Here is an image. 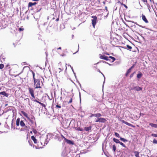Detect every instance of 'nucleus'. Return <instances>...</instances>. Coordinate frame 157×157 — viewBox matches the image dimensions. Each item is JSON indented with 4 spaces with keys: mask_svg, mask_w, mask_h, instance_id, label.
<instances>
[{
    "mask_svg": "<svg viewBox=\"0 0 157 157\" xmlns=\"http://www.w3.org/2000/svg\"><path fill=\"white\" fill-rule=\"evenodd\" d=\"M33 77L34 80V86H35L36 89L40 88L41 87L40 86V82L39 80L36 79L35 78V74L34 72H33Z\"/></svg>",
    "mask_w": 157,
    "mask_h": 157,
    "instance_id": "nucleus-1",
    "label": "nucleus"
},
{
    "mask_svg": "<svg viewBox=\"0 0 157 157\" xmlns=\"http://www.w3.org/2000/svg\"><path fill=\"white\" fill-rule=\"evenodd\" d=\"M61 155L63 157H69L70 154L68 151L65 149L63 151Z\"/></svg>",
    "mask_w": 157,
    "mask_h": 157,
    "instance_id": "nucleus-2",
    "label": "nucleus"
},
{
    "mask_svg": "<svg viewBox=\"0 0 157 157\" xmlns=\"http://www.w3.org/2000/svg\"><path fill=\"white\" fill-rule=\"evenodd\" d=\"M93 19L92 20V25L94 28L96 24V21L97 17L96 16H92Z\"/></svg>",
    "mask_w": 157,
    "mask_h": 157,
    "instance_id": "nucleus-3",
    "label": "nucleus"
},
{
    "mask_svg": "<svg viewBox=\"0 0 157 157\" xmlns=\"http://www.w3.org/2000/svg\"><path fill=\"white\" fill-rule=\"evenodd\" d=\"M142 88L138 86H136L133 87H131L130 88V90H135L136 91H140L142 90Z\"/></svg>",
    "mask_w": 157,
    "mask_h": 157,
    "instance_id": "nucleus-4",
    "label": "nucleus"
},
{
    "mask_svg": "<svg viewBox=\"0 0 157 157\" xmlns=\"http://www.w3.org/2000/svg\"><path fill=\"white\" fill-rule=\"evenodd\" d=\"M68 121L65 120L63 122V125L65 128L68 127L70 125L71 122L69 123L68 122Z\"/></svg>",
    "mask_w": 157,
    "mask_h": 157,
    "instance_id": "nucleus-5",
    "label": "nucleus"
},
{
    "mask_svg": "<svg viewBox=\"0 0 157 157\" xmlns=\"http://www.w3.org/2000/svg\"><path fill=\"white\" fill-rule=\"evenodd\" d=\"M20 124L21 126L22 127H24V129L26 130L28 129V127L25 126V125L24 122L22 121H21L20 122Z\"/></svg>",
    "mask_w": 157,
    "mask_h": 157,
    "instance_id": "nucleus-6",
    "label": "nucleus"
},
{
    "mask_svg": "<svg viewBox=\"0 0 157 157\" xmlns=\"http://www.w3.org/2000/svg\"><path fill=\"white\" fill-rule=\"evenodd\" d=\"M29 92L31 96L32 97H33L34 98L35 96H34V90L33 89L30 88H29Z\"/></svg>",
    "mask_w": 157,
    "mask_h": 157,
    "instance_id": "nucleus-7",
    "label": "nucleus"
},
{
    "mask_svg": "<svg viewBox=\"0 0 157 157\" xmlns=\"http://www.w3.org/2000/svg\"><path fill=\"white\" fill-rule=\"evenodd\" d=\"M99 57L101 59H104L106 60H108V56L102 55L101 54H100L99 55Z\"/></svg>",
    "mask_w": 157,
    "mask_h": 157,
    "instance_id": "nucleus-8",
    "label": "nucleus"
},
{
    "mask_svg": "<svg viewBox=\"0 0 157 157\" xmlns=\"http://www.w3.org/2000/svg\"><path fill=\"white\" fill-rule=\"evenodd\" d=\"M121 121L123 123H124L125 124H126L127 125H128L129 126H131V127H134V126L132 124H130V123H129L126 121H124V120H121Z\"/></svg>",
    "mask_w": 157,
    "mask_h": 157,
    "instance_id": "nucleus-9",
    "label": "nucleus"
},
{
    "mask_svg": "<svg viewBox=\"0 0 157 157\" xmlns=\"http://www.w3.org/2000/svg\"><path fill=\"white\" fill-rule=\"evenodd\" d=\"M65 140L67 144H69L73 145L74 144V142L73 141L68 140L66 138H65Z\"/></svg>",
    "mask_w": 157,
    "mask_h": 157,
    "instance_id": "nucleus-10",
    "label": "nucleus"
},
{
    "mask_svg": "<svg viewBox=\"0 0 157 157\" xmlns=\"http://www.w3.org/2000/svg\"><path fill=\"white\" fill-rule=\"evenodd\" d=\"M52 138V135L50 134H48L47 136V138L45 142H46V144L48 142L49 140Z\"/></svg>",
    "mask_w": 157,
    "mask_h": 157,
    "instance_id": "nucleus-11",
    "label": "nucleus"
},
{
    "mask_svg": "<svg viewBox=\"0 0 157 157\" xmlns=\"http://www.w3.org/2000/svg\"><path fill=\"white\" fill-rule=\"evenodd\" d=\"M35 119V117L33 116H32L31 118L29 117L28 118V119L31 122L32 124H33L34 123Z\"/></svg>",
    "mask_w": 157,
    "mask_h": 157,
    "instance_id": "nucleus-12",
    "label": "nucleus"
},
{
    "mask_svg": "<svg viewBox=\"0 0 157 157\" xmlns=\"http://www.w3.org/2000/svg\"><path fill=\"white\" fill-rule=\"evenodd\" d=\"M142 19L146 23H148V21L147 19H146L145 16L144 15H142Z\"/></svg>",
    "mask_w": 157,
    "mask_h": 157,
    "instance_id": "nucleus-13",
    "label": "nucleus"
},
{
    "mask_svg": "<svg viewBox=\"0 0 157 157\" xmlns=\"http://www.w3.org/2000/svg\"><path fill=\"white\" fill-rule=\"evenodd\" d=\"M33 101H36V102L39 103V104L41 105L43 107H45V105L44 104L39 101H38L36 99H35L33 100Z\"/></svg>",
    "mask_w": 157,
    "mask_h": 157,
    "instance_id": "nucleus-14",
    "label": "nucleus"
},
{
    "mask_svg": "<svg viewBox=\"0 0 157 157\" xmlns=\"http://www.w3.org/2000/svg\"><path fill=\"white\" fill-rule=\"evenodd\" d=\"M31 138L32 140L34 141L35 144L37 143V140L35 138L34 136H31Z\"/></svg>",
    "mask_w": 157,
    "mask_h": 157,
    "instance_id": "nucleus-15",
    "label": "nucleus"
},
{
    "mask_svg": "<svg viewBox=\"0 0 157 157\" xmlns=\"http://www.w3.org/2000/svg\"><path fill=\"white\" fill-rule=\"evenodd\" d=\"M36 4H37V3L36 2H34V3H32V2H29V3L28 6H29V7H31L33 6H34V5H36Z\"/></svg>",
    "mask_w": 157,
    "mask_h": 157,
    "instance_id": "nucleus-16",
    "label": "nucleus"
},
{
    "mask_svg": "<svg viewBox=\"0 0 157 157\" xmlns=\"http://www.w3.org/2000/svg\"><path fill=\"white\" fill-rule=\"evenodd\" d=\"M21 112L23 115L26 117L27 119L29 117H28V114L24 111H21Z\"/></svg>",
    "mask_w": 157,
    "mask_h": 157,
    "instance_id": "nucleus-17",
    "label": "nucleus"
},
{
    "mask_svg": "<svg viewBox=\"0 0 157 157\" xmlns=\"http://www.w3.org/2000/svg\"><path fill=\"white\" fill-rule=\"evenodd\" d=\"M1 94L3 95L6 97H7L9 96V94L7 93H6L5 91L1 92Z\"/></svg>",
    "mask_w": 157,
    "mask_h": 157,
    "instance_id": "nucleus-18",
    "label": "nucleus"
},
{
    "mask_svg": "<svg viewBox=\"0 0 157 157\" xmlns=\"http://www.w3.org/2000/svg\"><path fill=\"white\" fill-rule=\"evenodd\" d=\"M133 67V66L132 67L128 70L126 73V76H128V74L131 72V69H132Z\"/></svg>",
    "mask_w": 157,
    "mask_h": 157,
    "instance_id": "nucleus-19",
    "label": "nucleus"
},
{
    "mask_svg": "<svg viewBox=\"0 0 157 157\" xmlns=\"http://www.w3.org/2000/svg\"><path fill=\"white\" fill-rule=\"evenodd\" d=\"M99 120L100 122H105L106 121L105 119L103 118H99Z\"/></svg>",
    "mask_w": 157,
    "mask_h": 157,
    "instance_id": "nucleus-20",
    "label": "nucleus"
},
{
    "mask_svg": "<svg viewBox=\"0 0 157 157\" xmlns=\"http://www.w3.org/2000/svg\"><path fill=\"white\" fill-rule=\"evenodd\" d=\"M134 155L136 157H139V152L137 151H135L134 152Z\"/></svg>",
    "mask_w": 157,
    "mask_h": 157,
    "instance_id": "nucleus-21",
    "label": "nucleus"
},
{
    "mask_svg": "<svg viewBox=\"0 0 157 157\" xmlns=\"http://www.w3.org/2000/svg\"><path fill=\"white\" fill-rule=\"evenodd\" d=\"M91 126H89L87 127H85L84 128V130L86 131H89L90 130H91Z\"/></svg>",
    "mask_w": 157,
    "mask_h": 157,
    "instance_id": "nucleus-22",
    "label": "nucleus"
},
{
    "mask_svg": "<svg viewBox=\"0 0 157 157\" xmlns=\"http://www.w3.org/2000/svg\"><path fill=\"white\" fill-rule=\"evenodd\" d=\"M20 122V119L19 118H18L17 119L16 121V125L17 126H19Z\"/></svg>",
    "mask_w": 157,
    "mask_h": 157,
    "instance_id": "nucleus-23",
    "label": "nucleus"
},
{
    "mask_svg": "<svg viewBox=\"0 0 157 157\" xmlns=\"http://www.w3.org/2000/svg\"><path fill=\"white\" fill-rule=\"evenodd\" d=\"M149 125L152 127L154 128H157V124L151 123H150Z\"/></svg>",
    "mask_w": 157,
    "mask_h": 157,
    "instance_id": "nucleus-24",
    "label": "nucleus"
},
{
    "mask_svg": "<svg viewBox=\"0 0 157 157\" xmlns=\"http://www.w3.org/2000/svg\"><path fill=\"white\" fill-rule=\"evenodd\" d=\"M113 141L116 143H120V142L119 140L117 139L116 138H113Z\"/></svg>",
    "mask_w": 157,
    "mask_h": 157,
    "instance_id": "nucleus-25",
    "label": "nucleus"
},
{
    "mask_svg": "<svg viewBox=\"0 0 157 157\" xmlns=\"http://www.w3.org/2000/svg\"><path fill=\"white\" fill-rule=\"evenodd\" d=\"M120 140L121 141H123L124 142H127L128 141V140H126L124 138H123L121 137H120Z\"/></svg>",
    "mask_w": 157,
    "mask_h": 157,
    "instance_id": "nucleus-26",
    "label": "nucleus"
},
{
    "mask_svg": "<svg viewBox=\"0 0 157 157\" xmlns=\"http://www.w3.org/2000/svg\"><path fill=\"white\" fill-rule=\"evenodd\" d=\"M108 60H109L110 59H112V62H113L115 60V58L114 57H112V56L108 57Z\"/></svg>",
    "mask_w": 157,
    "mask_h": 157,
    "instance_id": "nucleus-27",
    "label": "nucleus"
},
{
    "mask_svg": "<svg viewBox=\"0 0 157 157\" xmlns=\"http://www.w3.org/2000/svg\"><path fill=\"white\" fill-rule=\"evenodd\" d=\"M95 117H99L101 116V114L100 113H97L95 114Z\"/></svg>",
    "mask_w": 157,
    "mask_h": 157,
    "instance_id": "nucleus-28",
    "label": "nucleus"
},
{
    "mask_svg": "<svg viewBox=\"0 0 157 157\" xmlns=\"http://www.w3.org/2000/svg\"><path fill=\"white\" fill-rule=\"evenodd\" d=\"M142 74L140 73L137 75V77L138 78H140L142 76Z\"/></svg>",
    "mask_w": 157,
    "mask_h": 157,
    "instance_id": "nucleus-29",
    "label": "nucleus"
},
{
    "mask_svg": "<svg viewBox=\"0 0 157 157\" xmlns=\"http://www.w3.org/2000/svg\"><path fill=\"white\" fill-rule=\"evenodd\" d=\"M116 149V146L115 145H113V150L114 152H115Z\"/></svg>",
    "mask_w": 157,
    "mask_h": 157,
    "instance_id": "nucleus-30",
    "label": "nucleus"
},
{
    "mask_svg": "<svg viewBox=\"0 0 157 157\" xmlns=\"http://www.w3.org/2000/svg\"><path fill=\"white\" fill-rule=\"evenodd\" d=\"M115 135L116 137L120 138L121 137H120L119 134L117 133L116 132H115Z\"/></svg>",
    "mask_w": 157,
    "mask_h": 157,
    "instance_id": "nucleus-31",
    "label": "nucleus"
},
{
    "mask_svg": "<svg viewBox=\"0 0 157 157\" xmlns=\"http://www.w3.org/2000/svg\"><path fill=\"white\" fill-rule=\"evenodd\" d=\"M76 130L78 131H82L83 130V128H80V127H78L76 128Z\"/></svg>",
    "mask_w": 157,
    "mask_h": 157,
    "instance_id": "nucleus-32",
    "label": "nucleus"
},
{
    "mask_svg": "<svg viewBox=\"0 0 157 157\" xmlns=\"http://www.w3.org/2000/svg\"><path fill=\"white\" fill-rule=\"evenodd\" d=\"M119 144H120L123 147H126V146H125V145L123 143H122V142H120Z\"/></svg>",
    "mask_w": 157,
    "mask_h": 157,
    "instance_id": "nucleus-33",
    "label": "nucleus"
},
{
    "mask_svg": "<svg viewBox=\"0 0 157 157\" xmlns=\"http://www.w3.org/2000/svg\"><path fill=\"white\" fill-rule=\"evenodd\" d=\"M127 48L129 50H130L131 49H132V47L131 46H129L128 45H127Z\"/></svg>",
    "mask_w": 157,
    "mask_h": 157,
    "instance_id": "nucleus-34",
    "label": "nucleus"
},
{
    "mask_svg": "<svg viewBox=\"0 0 157 157\" xmlns=\"http://www.w3.org/2000/svg\"><path fill=\"white\" fill-rule=\"evenodd\" d=\"M24 29L23 28L21 27L20 28H19L18 29V30L20 31V32H21V31H23V30H24Z\"/></svg>",
    "mask_w": 157,
    "mask_h": 157,
    "instance_id": "nucleus-35",
    "label": "nucleus"
},
{
    "mask_svg": "<svg viewBox=\"0 0 157 157\" xmlns=\"http://www.w3.org/2000/svg\"><path fill=\"white\" fill-rule=\"evenodd\" d=\"M147 8L149 10V11H150V9H151V7L150 5L148 3H147Z\"/></svg>",
    "mask_w": 157,
    "mask_h": 157,
    "instance_id": "nucleus-36",
    "label": "nucleus"
},
{
    "mask_svg": "<svg viewBox=\"0 0 157 157\" xmlns=\"http://www.w3.org/2000/svg\"><path fill=\"white\" fill-rule=\"evenodd\" d=\"M4 67V64H0V69H2Z\"/></svg>",
    "mask_w": 157,
    "mask_h": 157,
    "instance_id": "nucleus-37",
    "label": "nucleus"
},
{
    "mask_svg": "<svg viewBox=\"0 0 157 157\" xmlns=\"http://www.w3.org/2000/svg\"><path fill=\"white\" fill-rule=\"evenodd\" d=\"M153 144H157V140H156L155 139H154L153 141Z\"/></svg>",
    "mask_w": 157,
    "mask_h": 157,
    "instance_id": "nucleus-38",
    "label": "nucleus"
},
{
    "mask_svg": "<svg viewBox=\"0 0 157 157\" xmlns=\"http://www.w3.org/2000/svg\"><path fill=\"white\" fill-rule=\"evenodd\" d=\"M32 132L34 133V134H36L37 133V131L36 130V129H33V131H32Z\"/></svg>",
    "mask_w": 157,
    "mask_h": 157,
    "instance_id": "nucleus-39",
    "label": "nucleus"
},
{
    "mask_svg": "<svg viewBox=\"0 0 157 157\" xmlns=\"http://www.w3.org/2000/svg\"><path fill=\"white\" fill-rule=\"evenodd\" d=\"M118 3H120L121 5H123L126 8H127V6L125 4H123L122 3H121L120 2H118Z\"/></svg>",
    "mask_w": 157,
    "mask_h": 157,
    "instance_id": "nucleus-40",
    "label": "nucleus"
},
{
    "mask_svg": "<svg viewBox=\"0 0 157 157\" xmlns=\"http://www.w3.org/2000/svg\"><path fill=\"white\" fill-rule=\"evenodd\" d=\"M151 136L155 137H157V134H151Z\"/></svg>",
    "mask_w": 157,
    "mask_h": 157,
    "instance_id": "nucleus-41",
    "label": "nucleus"
},
{
    "mask_svg": "<svg viewBox=\"0 0 157 157\" xmlns=\"http://www.w3.org/2000/svg\"><path fill=\"white\" fill-rule=\"evenodd\" d=\"M95 121L96 122H100L99 118H97V119L95 120Z\"/></svg>",
    "mask_w": 157,
    "mask_h": 157,
    "instance_id": "nucleus-42",
    "label": "nucleus"
},
{
    "mask_svg": "<svg viewBox=\"0 0 157 157\" xmlns=\"http://www.w3.org/2000/svg\"><path fill=\"white\" fill-rule=\"evenodd\" d=\"M28 142L29 144V145L31 146H32V142L31 141H28Z\"/></svg>",
    "mask_w": 157,
    "mask_h": 157,
    "instance_id": "nucleus-43",
    "label": "nucleus"
},
{
    "mask_svg": "<svg viewBox=\"0 0 157 157\" xmlns=\"http://www.w3.org/2000/svg\"><path fill=\"white\" fill-rule=\"evenodd\" d=\"M72 98H71L70 100L68 102V103H71L72 102Z\"/></svg>",
    "mask_w": 157,
    "mask_h": 157,
    "instance_id": "nucleus-44",
    "label": "nucleus"
},
{
    "mask_svg": "<svg viewBox=\"0 0 157 157\" xmlns=\"http://www.w3.org/2000/svg\"><path fill=\"white\" fill-rule=\"evenodd\" d=\"M95 114H91V115L90 116V117H95Z\"/></svg>",
    "mask_w": 157,
    "mask_h": 157,
    "instance_id": "nucleus-45",
    "label": "nucleus"
},
{
    "mask_svg": "<svg viewBox=\"0 0 157 157\" xmlns=\"http://www.w3.org/2000/svg\"><path fill=\"white\" fill-rule=\"evenodd\" d=\"M56 107L58 108H61V106L58 105H56Z\"/></svg>",
    "mask_w": 157,
    "mask_h": 157,
    "instance_id": "nucleus-46",
    "label": "nucleus"
},
{
    "mask_svg": "<svg viewBox=\"0 0 157 157\" xmlns=\"http://www.w3.org/2000/svg\"><path fill=\"white\" fill-rule=\"evenodd\" d=\"M70 67H71V70H72V71H73V72L74 73V70L73 69V67L71 66H70Z\"/></svg>",
    "mask_w": 157,
    "mask_h": 157,
    "instance_id": "nucleus-47",
    "label": "nucleus"
},
{
    "mask_svg": "<svg viewBox=\"0 0 157 157\" xmlns=\"http://www.w3.org/2000/svg\"><path fill=\"white\" fill-rule=\"evenodd\" d=\"M98 63H99V62H98V63H96V64H94V66L96 64H98ZM96 67H97V66H94V67H95V68H96Z\"/></svg>",
    "mask_w": 157,
    "mask_h": 157,
    "instance_id": "nucleus-48",
    "label": "nucleus"
},
{
    "mask_svg": "<svg viewBox=\"0 0 157 157\" xmlns=\"http://www.w3.org/2000/svg\"><path fill=\"white\" fill-rule=\"evenodd\" d=\"M142 1H143L144 2H147V0H142Z\"/></svg>",
    "mask_w": 157,
    "mask_h": 157,
    "instance_id": "nucleus-49",
    "label": "nucleus"
},
{
    "mask_svg": "<svg viewBox=\"0 0 157 157\" xmlns=\"http://www.w3.org/2000/svg\"><path fill=\"white\" fill-rule=\"evenodd\" d=\"M151 2H153V0H149Z\"/></svg>",
    "mask_w": 157,
    "mask_h": 157,
    "instance_id": "nucleus-50",
    "label": "nucleus"
},
{
    "mask_svg": "<svg viewBox=\"0 0 157 157\" xmlns=\"http://www.w3.org/2000/svg\"><path fill=\"white\" fill-rule=\"evenodd\" d=\"M62 137L65 139V138H66L63 135H61Z\"/></svg>",
    "mask_w": 157,
    "mask_h": 157,
    "instance_id": "nucleus-51",
    "label": "nucleus"
},
{
    "mask_svg": "<svg viewBox=\"0 0 157 157\" xmlns=\"http://www.w3.org/2000/svg\"><path fill=\"white\" fill-rule=\"evenodd\" d=\"M61 47H59L58 48H57L58 50V49L61 50Z\"/></svg>",
    "mask_w": 157,
    "mask_h": 157,
    "instance_id": "nucleus-52",
    "label": "nucleus"
},
{
    "mask_svg": "<svg viewBox=\"0 0 157 157\" xmlns=\"http://www.w3.org/2000/svg\"><path fill=\"white\" fill-rule=\"evenodd\" d=\"M59 18H57L56 19V21H59Z\"/></svg>",
    "mask_w": 157,
    "mask_h": 157,
    "instance_id": "nucleus-53",
    "label": "nucleus"
},
{
    "mask_svg": "<svg viewBox=\"0 0 157 157\" xmlns=\"http://www.w3.org/2000/svg\"><path fill=\"white\" fill-rule=\"evenodd\" d=\"M135 24H136L137 25H139V26H140L139 25H138L137 23L136 22H135V23H134Z\"/></svg>",
    "mask_w": 157,
    "mask_h": 157,
    "instance_id": "nucleus-54",
    "label": "nucleus"
},
{
    "mask_svg": "<svg viewBox=\"0 0 157 157\" xmlns=\"http://www.w3.org/2000/svg\"><path fill=\"white\" fill-rule=\"evenodd\" d=\"M144 115V114H143V113H140V116H141V115Z\"/></svg>",
    "mask_w": 157,
    "mask_h": 157,
    "instance_id": "nucleus-55",
    "label": "nucleus"
},
{
    "mask_svg": "<svg viewBox=\"0 0 157 157\" xmlns=\"http://www.w3.org/2000/svg\"><path fill=\"white\" fill-rule=\"evenodd\" d=\"M74 73V75H75V77H76V75H75V72H74V73Z\"/></svg>",
    "mask_w": 157,
    "mask_h": 157,
    "instance_id": "nucleus-56",
    "label": "nucleus"
},
{
    "mask_svg": "<svg viewBox=\"0 0 157 157\" xmlns=\"http://www.w3.org/2000/svg\"><path fill=\"white\" fill-rule=\"evenodd\" d=\"M101 73L102 74V75H103L104 77H104V75H103L102 73ZM105 81V79L104 80V82Z\"/></svg>",
    "mask_w": 157,
    "mask_h": 157,
    "instance_id": "nucleus-57",
    "label": "nucleus"
},
{
    "mask_svg": "<svg viewBox=\"0 0 157 157\" xmlns=\"http://www.w3.org/2000/svg\"><path fill=\"white\" fill-rule=\"evenodd\" d=\"M67 65V64H66V70L67 69V66H66Z\"/></svg>",
    "mask_w": 157,
    "mask_h": 157,
    "instance_id": "nucleus-58",
    "label": "nucleus"
},
{
    "mask_svg": "<svg viewBox=\"0 0 157 157\" xmlns=\"http://www.w3.org/2000/svg\"><path fill=\"white\" fill-rule=\"evenodd\" d=\"M78 51H77L75 53H74L73 54H75L76 52H78Z\"/></svg>",
    "mask_w": 157,
    "mask_h": 157,
    "instance_id": "nucleus-59",
    "label": "nucleus"
},
{
    "mask_svg": "<svg viewBox=\"0 0 157 157\" xmlns=\"http://www.w3.org/2000/svg\"><path fill=\"white\" fill-rule=\"evenodd\" d=\"M13 115L14 114V111L13 110Z\"/></svg>",
    "mask_w": 157,
    "mask_h": 157,
    "instance_id": "nucleus-60",
    "label": "nucleus"
},
{
    "mask_svg": "<svg viewBox=\"0 0 157 157\" xmlns=\"http://www.w3.org/2000/svg\"><path fill=\"white\" fill-rule=\"evenodd\" d=\"M64 56V55H61V56Z\"/></svg>",
    "mask_w": 157,
    "mask_h": 157,
    "instance_id": "nucleus-61",
    "label": "nucleus"
},
{
    "mask_svg": "<svg viewBox=\"0 0 157 157\" xmlns=\"http://www.w3.org/2000/svg\"><path fill=\"white\" fill-rule=\"evenodd\" d=\"M30 133H32V131H31L30 132Z\"/></svg>",
    "mask_w": 157,
    "mask_h": 157,
    "instance_id": "nucleus-62",
    "label": "nucleus"
},
{
    "mask_svg": "<svg viewBox=\"0 0 157 157\" xmlns=\"http://www.w3.org/2000/svg\"><path fill=\"white\" fill-rule=\"evenodd\" d=\"M68 65V66H70H70H71V65Z\"/></svg>",
    "mask_w": 157,
    "mask_h": 157,
    "instance_id": "nucleus-63",
    "label": "nucleus"
},
{
    "mask_svg": "<svg viewBox=\"0 0 157 157\" xmlns=\"http://www.w3.org/2000/svg\"><path fill=\"white\" fill-rule=\"evenodd\" d=\"M98 71H99L101 73V72H100V70H98Z\"/></svg>",
    "mask_w": 157,
    "mask_h": 157,
    "instance_id": "nucleus-64",
    "label": "nucleus"
}]
</instances>
